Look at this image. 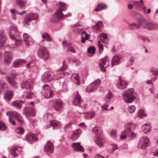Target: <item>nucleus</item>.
I'll list each match as a JSON object with an SVG mask.
<instances>
[{
    "label": "nucleus",
    "mask_w": 158,
    "mask_h": 158,
    "mask_svg": "<svg viewBox=\"0 0 158 158\" xmlns=\"http://www.w3.org/2000/svg\"><path fill=\"white\" fill-rule=\"evenodd\" d=\"M81 133L80 130L77 129L75 130L72 135L71 139L73 140H76L80 136Z\"/></svg>",
    "instance_id": "bb28decb"
},
{
    "label": "nucleus",
    "mask_w": 158,
    "mask_h": 158,
    "mask_svg": "<svg viewBox=\"0 0 158 158\" xmlns=\"http://www.w3.org/2000/svg\"><path fill=\"white\" fill-rule=\"evenodd\" d=\"M118 148V147L115 145H112V147L110 151V153H112L114 152L116 149Z\"/></svg>",
    "instance_id": "0e129e2a"
},
{
    "label": "nucleus",
    "mask_w": 158,
    "mask_h": 158,
    "mask_svg": "<svg viewBox=\"0 0 158 158\" xmlns=\"http://www.w3.org/2000/svg\"><path fill=\"white\" fill-rule=\"evenodd\" d=\"M136 96V94L134 92L133 89H129V103H131L134 101Z\"/></svg>",
    "instance_id": "aec40b11"
},
{
    "label": "nucleus",
    "mask_w": 158,
    "mask_h": 158,
    "mask_svg": "<svg viewBox=\"0 0 158 158\" xmlns=\"http://www.w3.org/2000/svg\"><path fill=\"white\" fill-rule=\"evenodd\" d=\"M10 12L12 14V18L14 20L16 19V16L15 14V10L14 9H12L11 10Z\"/></svg>",
    "instance_id": "774afa93"
},
{
    "label": "nucleus",
    "mask_w": 158,
    "mask_h": 158,
    "mask_svg": "<svg viewBox=\"0 0 158 158\" xmlns=\"http://www.w3.org/2000/svg\"><path fill=\"white\" fill-rule=\"evenodd\" d=\"M86 114L90 115V119L94 118L95 115V112L94 111H92L89 113H87Z\"/></svg>",
    "instance_id": "680f3d73"
},
{
    "label": "nucleus",
    "mask_w": 158,
    "mask_h": 158,
    "mask_svg": "<svg viewBox=\"0 0 158 158\" xmlns=\"http://www.w3.org/2000/svg\"><path fill=\"white\" fill-rule=\"evenodd\" d=\"M23 39L24 41L27 45L32 44L33 41L32 38L29 36L27 33H24L23 35Z\"/></svg>",
    "instance_id": "f3484780"
},
{
    "label": "nucleus",
    "mask_w": 158,
    "mask_h": 158,
    "mask_svg": "<svg viewBox=\"0 0 158 158\" xmlns=\"http://www.w3.org/2000/svg\"><path fill=\"white\" fill-rule=\"evenodd\" d=\"M15 131L17 133L22 134L24 132V130L22 127H19L16 129Z\"/></svg>",
    "instance_id": "864d4df0"
},
{
    "label": "nucleus",
    "mask_w": 158,
    "mask_h": 158,
    "mask_svg": "<svg viewBox=\"0 0 158 158\" xmlns=\"http://www.w3.org/2000/svg\"><path fill=\"white\" fill-rule=\"evenodd\" d=\"M136 136V133L133 132H131L130 134H129V140H132L134 139Z\"/></svg>",
    "instance_id": "8fccbe9b"
},
{
    "label": "nucleus",
    "mask_w": 158,
    "mask_h": 158,
    "mask_svg": "<svg viewBox=\"0 0 158 158\" xmlns=\"http://www.w3.org/2000/svg\"><path fill=\"white\" fill-rule=\"evenodd\" d=\"M109 65L108 58L106 56L102 58L99 62V65L102 71L105 72L106 71L105 68H106Z\"/></svg>",
    "instance_id": "6e6552de"
},
{
    "label": "nucleus",
    "mask_w": 158,
    "mask_h": 158,
    "mask_svg": "<svg viewBox=\"0 0 158 158\" xmlns=\"http://www.w3.org/2000/svg\"><path fill=\"white\" fill-rule=\"evenodd\" d=\"M42 37L43 39V41L46 40L48 41H50L52 40L51 37L47 33H44L42 35Z\"/></svg>",
    "instance_id": "4c0bfd02"
},
{
    "label": "nucleus",
    "mask_w": 158,
    "mask_h": 158,
    "mask_svg": "<svg viewBox=\"0 0 158 158\" xmlns=\"http://www.w3.org/2000/svg\"><path fill=\"white\" fill-rule=\"evenodd\" d=\"M54 79L52 75V73L47 72L44 73L42 76V80L45 82H50Z\"/></svg>",
    "instance_id": "f8f14e48"
},
{
    "label": "nucleus",
    "mask_w": 158,
    "mask_h": 158,
    "mask_svg": "<svg viewBox=\"0 0 158 158\" xmlns=\"http://www.w3.org/2000/svg\"><path fill=\"white\" fill-rule=\"evenodd\" d=\"M147 115V114H146L143 109L139 110L137 113V116L138 117L142 118L145 117Z\"/></svg>",
    "instance_id": "473e14b6"
},
{
    "label": "nucleus",
    "mask_w": 158,
    "mask_h": 158,
    "mask_svg": "<svg viewBox=\"0 0 158 158\" xmlns=\"http://www.w3.org/2000/svg\"><path fill=\"white\" fill-rule=\"evenodd\" d=\"M137 21L138 23V25H140V27L141 24H144L146 22V19L142 15L138 18Z\"/></svg>",
    "instance_id": "f704fd0d"
},
{
    "label": "nucleus",
    "mask_w": 158,
    "mask_h": 158,
    "mask_svg": "<svg viewBox=\"0 0 158 158\" xmlns=\"http://www.w3.org/2000/svg\"><path fill=\"white\" fill-rule=\"evenodd\" d=\"M140 27V25L135 23H133L129 25V28L131 30H133L138 29Z\"/></svg>",
    "instance_id": "a18cd8bd"
},
{
    "label": "nucleus",
    "mask_w": 158,
    "mask_h": 158,
    "mask_svg": "<svg viewBox=\"0 0 158 158\" xmlns=\"http://www.w3.org/2000/svg\"><path fill=\"white\" fill-rule=\"evenodd\" d=\"M127 84L124 81H121V77L119 78V81L118 83V87L120 89H123L125 88Z\"/></svg>",
    "instance_id": "c85d7f7f"
},
{
    "label": "nucleus",
    "mask_w": 158,
    "mask_h": 158,
    "mask_svg": "<svg viewBox=\"0 0 158 158\" xmlns=\"http://www.w3.org/2000/svg\"><path fill=\"white\" fill-rule=\"evenodd\" d=\"M137 37L139 39L142 40L145 42L148 43L150 42V39L148 37L144 36L141 35H138Z\"/></svg>",
    "instance_id": "a19ab883"
},
{
    "label": "nucleus",
    "mask_w": 158,
    "mask_h": 158,
    "mask_svg": "<svg viewBox=\"0 0 158 158\" xmlns=\"http://www.w3.org/2000/svg\"><path fill=\"white\" fill-rule=\"evenodd\" d=\"M121 58L120 56L118 55H115L113 58L112 62V66L116 65L118 64Z\"/></svg>",
    "instance_id": "393cba45"
},
{
    "label": "nucleus",
    "mask_w": 158,
    "mask_h": 158,
    "mask_svg": "<svg viewBox=\"0 0 158 158\" xmlns=\"http://www.w3.org/2000/svg\"><path fill=\"white\" fill-rule=\"evenodd\" d=\"M16 3L21 8L24 7L26 3V0H16Z\"/></svg>",
    "instance_id": "58836bf2"
},
{
    "label": "nucleus",
    "mask_w": 158,
    "mask_h": 158,
    "mask_svg": "<svg viewBox=\"0 0 158 158\" xmlns=\"http://www.w3.org/2000/svg\"><path fill=\"white\" fill-rule=\"evenodd\" d=\"M24 112L27 117H32L35 115V110L31 107H27L24 109Z\"/></svg>",
    "instance_id": "dca6fc26"
},
{
    "label": "nucleus",
    "mask_w": 158,
    "mask_h": 158,
    "mask_svg": "<svg viewBox=\"0 0 158 158\" xmlns=\"http://www.w3.org/2000/svg\"><path fill=\"white\" fill-rule=\"evenodd\" d=\"M72 79L77 85L80 84V81L79 80V75L77 73L73 74L72 76Z\"/></svg>",
    "instance_id": "c756f323"
},
{
    "label": "nucleus",
    "mask_w": 158,
    "mask_h": 158,
    "mask_svg": "<svg viewBox=\"0 0 158 158\" xmlns=\"http://www.w3.org/2000/svg\"><path fill=\"white\" fill-rule=\"evenodd\" d=\"M135 58L133 56L131 57L129 60V64L132 65L134 62Z\"/></svg>",
    "instance_id": "e2e57ef3"
},
{
    "label": "nucleus",
    "mask_w": 158,
    "mask_h": 158,
    "mask_svg": "<svg viewBox=\"0 0 158 158\" xmlns=\"http://www.w3.org/2000/svg\"><path fill=\"white\" fill-rule=\"evenodd\" d=\"M151 126L148 123L144 124L142 126V129L145 133H147L150 132L151 130Z\"/></svg>",
    "instance_id": "5701e85b"
},
{
    "label": "nucleus",
    "mask_w": 158,
    "mask_h": 158,
    "mask_svg": "<svg viewBox=\"0 0 158 158\" xmlns=\"http://www.w3.org/2000/svg\"><path fill=\"white\" fill-rule=\"evenodd\" d=\"M68 67V65L65 62V60H64L62 62V66L58 70V72H60L64 71Z\"/></svg>",
    "instance_id": "ea45409f"
},
{
    "label": "nucleus",
    "mask_w": 158,
    "mask_h": 158,
    "mask_svg": "<svg viewBox=\"0 0 158 158\" xmlns=\"http://www.w3.org/2000/svg\"><path fill=\"white\" fill-rule=\"evenodd\" d=\"M98 44L99 49V52L101 53L103 52L104 49L103 44L101 43L100 40H99L98 41Z\"/></svg>",
    "instance_id": "de8ad7c7"
},
{
    "label": "nucleus",
    "mask_w": 158,
    "mask_h": 158,
    "mask_svg": "<svg viewBox=\"0 0 158 158\" xmlns=\"http://www.w3.org/2000/svg\"><path fill=\"white\" fill-rule=\"evenodd\" d=\"M60 17H58L57 16H55L54 17H52V22L53 23H55L58 21L64 18L67 17H70L71 16V15L70 13H68L66 15H64L63 14V15H61Z\"/></svg>",
    "instance_id": "4be33fe9"
},
{
    "label": "nucleus",
    "mask_w": 158,
    "mask_h": 158,
    "mask_svg": "<svg viewBox=\"0 0 158 158\" xmlns=\"http://www.w3.org/2000/svg\"><path fill=\"white\" fill-rule=\"evenodd\" d=\"M112 97V95L111 92H109L106 94L105 99L106 101H108Z\"/></svg>",
    "instance_id": "09e8293b"
},
{
    "label": "nucleus",
    "mask_w": 158,
    "mask_h": 158,
    "mask_svg": "<svg viewBox=\"0 0 158 158\" xmlns=\"http://www.w3.org/2000/svg\"><path fill=\"white\" fill-rule=\"evenodd\" d=\"M12 55L9 51L5 52L4 55V62L6 64H10L12 60Z\"/></svg>",
    "instance_id": "2eb2a0df"
},
{
    "label": "nucleus",
    "mask_w": 158,
    "mask_h": 158,
    "mask_svg": "<svg viewBox=\"0 0 158 158\" xmlns=\"http://www.w3.org/2000/svg\"><path fill=\"white\" fill-rule=\"evenodd\" d=\"M38 18L37 14L30 13L28 14L25 19V23L27 25H29L30 22L33 20L36 19Z\"/></svg>",
    "instance_id": "1a4fd4ad"
},
{
    "label": "nucleus",
    "mask_w": 158,
    "mask_h": 158,
    "mask_svg": "<svg viewBox=\"0 0 158 158\" xmlns=\"http://www.w3.org/2000/svg\"><path fill=\"white\" fill-rule=\"evenodd\" d=\"M106 5L104 3H101L98 4L97 7L95 9V11H100L103 9L106 8Z\"/></svg>",
    "instance_id": "7c9ffc66"
},
{
    "label": "nucleus",
    "mask_w": 158,
    "mask_h": 158,
    "mask_svg": "<svg viewBox=\"0 0 158 158\" xmlns=\"http://www.w3.org/2000/svg\"><path fill=\"white\" fill-rule=\"evenodd\" d=\"M151 72L153 75H156L158 74V69L152 68L151 69Z\"/></svg>",
    "instance_id": "3c124183"
},
{
    "label": "nucleus",
    "mask_w": 158,
    "mask_h": 158,
    "mask_svg": "<svg viewBox=\"0 0 158 158\" xmlns=\"http://www.w3.org/2000/svg\"><path fill=\"white\" fill-rule=\"evenodd\" d=\"M136 110V107L134 105L129 106V113L134 112Z\"/></svg>",
    "instance_id": "603ef678"
},
{
    "label": "nucleus",
    "mask_w": 158,
    "mask_h": 158,
    "mask_svg": "<svg viewBox=\"0 0 158 158\" xmlns=\"http://www.w3.org/2000/svg\"><path fill=\"white\" fill-rule=\"evenodd\" d=\"M95 51V48L94 47H90L88 49V52L89 53L94 54Z\"/></svg>",
    "instance_id": "4d7b16f0"
},
{
    "label": "nucleus",
    "mask_w": 158,
    "mask_h": 158,
    "mask_svg": "<svg viewBox=\"0 0 158 158\" xmlns=\"http://www.w3.org/2000/svg\"><path fill=\"white\" fill-rule=\"evenodd\" d=\"M25 138L27 141L30 143L37 140L36 137L34 134L31 133L27 134Z\"/></svg>",
    "instance_id": "412c9836"
},
{
    "label": "nucleus",
    "mask_w": 158,
    "mask_h": 158,
    "mask_svg": "<svg viewBox=\"0 0 158 158\" xmlns=\"http://www.w3.org/2000/svg\"><path fill=\"white\" fill-rule=\"evenodd\" d=\"M6 127L5 124L1 121H0V130H5L6 129Z\"/></svg>",
    "instance_id": "6e6d98bb"
},
{
    "label": "nucleus",
    "mask_w": 158,
    "mask_h": 158,
    "mask_svg": "<svg viewBox=\"0 0 158 158\" xmlns=\"http://www.w3.org/2000/svg\"><path fill=\"white\" fill-rule=\"evenodd\" d=\"M144 28L148 31L158 30V24L149 22L144 26Z\"/></svg>",
    "instance_id": "9d476101"
},
{
    "label": "nucleus",
    "mask_w": 158,
    "mask_h": 158,
    "mask_svg": "<svg viewBox=\"0 0 158 158\" xmlns=\"http://www.w3.org/2000/svg\"><path fill=\"white\" fill-rule=\"evenodd\" d=\"M44 93L45 94L44 96L46 98H49L52 96L53 92L51 90L49 86L47 85H45L43 86Z\"/></svg>",
    "instance_id": "9b49d317"
},
{
    "label": "nucleus",
    "mask_w": 158,
    "mask_h": 158,
    "mask_svg": "<svg viewBox=\"0 0 158 158\" xmlns=\"http://www.w3.org/2000/svg\"><path fill=\"white\" fill-rule=\"evenodd\" d=\"M34 93L32 92H28L26 95V98H31L34 96Z\"/></svg>",
    "instance_id": "052dcab7"
},
{
    "label": "nucleus",
    "mask_w": 158,
    "mask_h": 158,
    "mask_svg": "<svg viewBox=\"0 0 158 158\" xmlns=\"http://www.w3.org/2000/svg\"><path fill=\"white\" fill-rule=\"evenodd\" d=\"M25 62V61L23 60H16L13 63L15 67H19L23 63Z\"/></svg>",
    "instance_id": "2f4dec72"
},
{
    "label": "nucleus",
    "mask_w": 158,
    "mask_h": 158,
    "mask_svg": "<svg viewBox=\"0 0 158 158\" xmlns=\"http://www.w3.org/2000/svg\"><path fill=\"white\" fill-rule=\"evenodd\" d=\"M140 2L141 4H140L139 2L136 1L133 2V4L137 7L141 8L143 6L144 3L142 0H140Z\"/></svg>",
    "instance_id": "c03bdc74"
},
{
    "label": "nucleus",
    "mask_w": 158,
    "mask_h": 158,
    "mask_svg": "<svg viewBox=\"0 0 158 158\" xmlns=\"http://www.w3.org/2000/svg\"><path fill=\"white\" fill-rule=\"evenodd\" d=\"M44 150L49 152H52L54 150L53 143L50 141H48L44 147Z\"/></svg>",
    "instance_id": "4468645a"
},
{
    "label": "nucleus",
    "mask_w": 158,
    "mask_h": 158,
    "mask_svg": "<svg viewBox=\"0 0 158 158\" xmlns=\"http://www.w3.org/2000/svg\"><path fill=\"white\" fill-rule=\"evenodd\" d=\"M15 75H12L11 76L7 75L6 76V78L8 82L13 86H15V83L14 79L15 78Z\"/></svg>",
    "instance_id": "b1692460"
},
{
    "label": "nucleus",
    "mask_w": 158,
    "mask_h": 158,
    "mask_svg": "<svg viewBox=\"0 0 158 158\" xmlns=\"http://www.w3.org/2000/svg\"><path fill=\"white\" fill-rule=\"evenodd\" d=\"M93 132L96 134L95 140L96 143L100 147L102 146L105 141L103 137L100 134L102 132L101 128L99 127H95L93 129Z\"/></svg>",
    "instance_id": "f257e3e1"
},
{
    "label": "nucleus",
    "mask_w": 158,
    "mask_h": 158,
    "mask_svg": "<svg viewBox=\"0 0 158 158\" xmlns=\"http://www.w3.org/2000/svg\"><path fill=\"white\" fill-rule=\"evenodd\" d=\"M82 37L85 38L86 40H88L89 38V35L87 34L86 31H84L82 33Z\"/></svg>",
    "instance_id": "5fc2aeb1"
},
{
    "label": "nucleus",
    "mask_w": 158,
    "mask_h": 158,
    "mask_svg": "<svg viewBox=\"0 0 158 158\" xmlns=\"http://www.w3.org/2000/svg\"><path fill=\"white\" fill-rule=\"evenodd\" d=\"M102 25V22L99 21L98 22L96 25L93 27L92 28L94 30H96L97 31L100 30L101 27Z\"/></svg>",
    "instance_id": "e433bc0d"
},
{
    "label": "nucleus",
    "mask_w": 158,
    "mask_h": 158,
    "mask_svg": "<svg viewBox=\"0 0 158 158\" xmlns=\"http://www.w3.org/2000/svg\"><path fill=\"white\" fill-rule=\"evenodd\" d=\"M18 148L17 147H15L12 148V149L10 150V152L14 156L17 157L18 155V154L15 153V152L17 150Z\"/></svg>",
    "instance_id": "49530a36"
},
{
    "label": "nucleus",
    "mask_w": 158,
    "mask_h": 158,
    "mask_svg": "<svg viewBox=\"0 0 158 158\" xmlns=\"http://www.w3.org/2000/svg\"><path fill=\"white\" fill-rule=\"evenodd\" d=\"M74 150L76 151L83 152L84 149L83 147L80 145V143L78 142L72 144Z\"/></svg>",
    "instance_id": "6ab92c4d"
},
{
    "label": "nucleus",
    "mask_w": 158,
    "mask_h": 158,
    "mask_svg": "<svg viewBox=\"0 0 158 158\" xmlns=\"http://www.w3.org/2000/svg\"><path fill=\"white\" fill-rule=\"evenodd\" d=\"M17 37H16V39H13L15 40V45L17 46H19L22 43V41L20 40H17Z\"/></svg>",
    "instance_id": "13d9d810"
},
{
    "label": "nucleus",
    "mask_w": 158,
    "mask_h": 158,
    "mask_svg": "<svg viewBox=\"0 0 158 158\" xmlns=\"http://www.w3.org/2000/svg\"><path fill=\"white\" fill-rule=\"evenodd\" d=\"M100 81L98 79L93 82L86 89V91L89 93H91L95 91L96 89L99 86Z\"/></svg>",
    "instance_id": "0eeeda50"
},
{
    "label": "nucleus",
    "mask_w": 158,
    "mask_h": 158,
    "mask_svg": "<svg viewBox=\"0 0 158 158\" xmlns=\"http://www.w3.org/2000/svg\"><path fill=\"white\" fill-rule=\"evenodd\" d=\"M50 125L53 127H59L60 125L59 122L55 120H53L50 121Z\"/></svg>",
    "instance_id": "79ce46f5"
},
{
    "label": "nucleus",
    "mask_w": 158,
    "mask_h": 158,
    "mask_svg": "<svg viewBox=\"0 0 158 158\" xmlns=\"http://www.w3.org/2000/svg\"><path fill=\"white\" fill-rule=\"evenodd\" d=\"M6 114L9 117V120L10 122L13 125H15V123L14 120L12 119V118H15L16 120L21 124L23 122V120L20 114L16 112H8Z\"/></svg>",
    "instance_id": "f03ea898"
},
{
    "label": "nucleus",
    "mask_w": 158,
    "mask_h": 158,
    "mask_svg": "<svg viewBox=\"0 0 158 158\" xmlns=\"http://www.w3.org/2000/svg\"><path fill=\"white\" fill-rule=\"evenodd\" d=\"M108 107V105L106 103L104 104L102 106H101L102 108L105 110H109V109H107Z\"/></svg>",
    "instance_id": "69168bd1"
},
{
    "label": "nucleus",
    "mask_w": 158,
    "mask_h": 158,
    "mask_svg": "<svg viewBox=\"0 0 158 158\" xmlns=\"http://www.w3.org/2000/svg\"><path fill=\"white\" fill-rule=\"evenodd\" d=\"M67 51V52H71L73 53H75L76 52L75 50L73 47L68 48Z\"/></svg>",
    "instance_id": "338daca9"
},
{
    "label": "nucleus",
    "mask_w": 158,
    "mask_h": 158,
    "mask_svg": "<svg viewBox=\"0 0 158 158\" xmlns=\"http://www.w3.org/2000/svg\"><path fill=\"white\" fill-rule=\"evenodd\" d=\"M63 102L60 100H56L53 103V108L56 110H59L62 107Z\"/></svg>",
    "instance_id": "a211bd4d"
},
{
    "label": "nucleus",
    "mask_w": 158,
    "mask_h": 158,
    "mask_svg": "<svg viewBox=\"0 0 158 158\" xmlns=\"http://www.w3.org/2000/svg\"><path fill=\"white\" fill-rule=\"evenodd\" d=\"M4 33L3 32H1L0 33V47L2 46L6 40V38L4 36Z\"/></svg>",
    "instance_id": "c9c22d12"
},
{
    "label": "nucleus",
    "mask_w": 158,
    "mask_h": 158,
    "mask_svg": "<svg viewBox=\"0 0 158 158\" xmlns=\"http://www.w3.org/2000/svg\"><path fill=\"white\" fill-rule=\"evenodd\" d=\"M82 102V100L81 96L77 93L75 96L73 102L76 106H78L80 105Z\"/></svg>",
    "instance_id": "a878e982"
},
{
    "label": "nucleus",
    "mask_w": 158,
    "mask_h": 158,
    "mask_svg": "<svg viewBox=\"0 0 158 158\" xmlns=\"http://www.w3.org/2000/svg\"><path fill=\"white\" fill-rule=\"evenodd\" d=\"M58 4L60 5L59 7L56 10V11L53 17L57 16L58 17H60L61 15H63L62 11L66 10L67 8V6L66 3L62 2H58Z\"/></svg>",
    "instance_id": "7ed1b4c3"
},
{
    "label": "nucleus",
    "mask_w": 158,
    "mask_h": 158,
    "mask_svg": "<svg viewBox=\"0 0 158 158\" xmlns=\"http://www.w3.org/2000/svg\"><path fill=\"white\" fill-rule=\"evenodd\" d=\"M123 97L124 102L127 103H128V92L127 91L123 93Z\"/></svg>",
    "instance_id": "37998d69"
},
{
    "label": "nucleus",
    "mask_w": 158,
    "mask_h": 158,
    "mask_svg": "<svg viewBox=\"0 0 158 158\" xmlns=\"http://www.w3.org/2000/svg\"><path fill=\"white\" fill-rule=\"evenodd\" d=\"M99 36L101 40L103 43L105 44L107 43L106 41L107 40V36L106 34L104 33H102L99 35Z\"/></svg>",
    "instance_id": "72a5a7b5"
},
{
    "label": "nucleus",
    "mask_w": 158,
    "mask_h": 158,
    "mask_svg": "<svg viewBox=\"0 0 158 158\" xmlns=\"http://www.w3.org/2000/svg\"><path fill=\"white\" fill-rule=\"evenodd\" d=\"M13 105L19 108H21L22 107V106L21 105L19 101H15L13 102Z\"/></svg>",
    "instance_id": "bf43d9fd"
},
{
    "label": "nucleus",
    "mask_w": 158,
    "mask_h": 158,
    "mask_svg": "<svg viewBox=\"0 0 158 158\" xmlns=\"http://www.w3.org/2000/svg\"><path fill=\"white\" fill-rule=\"evenodd\" d=\"M149 138L146 136H143L140 139L138 145L139 148L144 149L147 147L149 142Z\"/></svg>",
    "instance_id": "20e7f679"
},
{
    "label": "nucleus",
    "mask_w": 158,
    "mask_h": 158,
    "mask_svg": "<svg viewBox=\"0 0 158 158\" xmlns=\"http://www.w3.org/2000/svg\"><path fill=\"white\" fill-rule=\"evenodd\" d=\"M8 32L11 39H16V37L19 38V36L20 33L18 31L17 27L14 26H11L9 27Z\"/></svg>",
    "instance_id": "39448f33"
},
{
    "label": "nucleus",
    "mask_w": 158,
    "mask_h": 158,
    "mask_svg": "<svg viewBox=\"0 0 158 158\" xmlns=\"http://www.w3.org/2000/svg\"><path fill=\"white\" fill-rule=\"evenodd\" d=\"M13 92L12 91H6L4 95L5 99L6 101H10L13 96Z\"/></svg>",
    "instance_id": "cd10ccee"
},
{
    "label": "nucleus",
    "mask_w": 158,
    "mask_h": 158,
    "mask_svg": "<svg viewBox=\"0 0 158 158\" xmlns=\"http://www.w3.org/2000/svg\"><path fill=\"white\" fill-rule=\"evenodd\" d=\"M32 83L33 81L31 80L23 81L21 83V86L23 88L30 89L31 88Z\"/></svg>",
    "instance_id": "ddd939ff"
},
{
    "label": "nucleus",
    "mask_w": 158,
    "mask_h": 158,
    "mask_svg": "<svg viewBox=\"0 0 158 158\" xmlns=\"http://www.w3.org/2000/svg\"><path fill=\"white\" fill-rule=\"evenodd\" d=\"M38 55L40 57L44 60L47 59L49 57V54L47 49L43 46H41L40 48Z\"/></svg>",
    "instance_id": "423d86ee"
}]
</instances>
